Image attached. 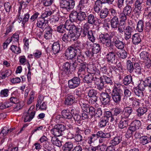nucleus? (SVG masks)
Segmentation results:
<instances>
[{
  "mask_svg": "<svg viewBox=\"0 0 151 151\" xmlns=\"http://www.w3.org/2000/svg\"><path fill=\"white\" fill-rule=\"evenodd\" d=\"M98 39L100 43L105 45L107 47H111L112 46L111 38L107 33L100 34Z\"/></svg>",
  "mask_w": 151,
  "mask_h": 151,
  "instance_id": "nucleus-4",
  "label": "nucleus"
},
{
  "mask_svg": "<svg viewBox=\"0 0 151 151\" xmlns=\"http://www.w3.org/2000/svg\"><path fill=\"white\" fill-rule=\"evenodd\" d=\"M144 23L143 20L141 19L138 22L136 29L139 32H142L144 29Z\"/></svg>",
  "mask_w": 151,
  "mask_h": 151,
  "instance_id": "nucleus-33",
  "label": "nucleus"
},
{
  "mask_svg": "<svg viewBox=\"0 0 151 151\" xmlns=\"http://www.w3.org/2000/svg\"><path fill=\"white\" fill-rule=\"evenodd\" d=\"M132 81V78L130 75H128L124 77L123 83L124 85H128Z\"/></svg>",
  "mask_w": 151,
  "mask_h": 151,
  "instance_id": "nucleus-43",
  "label": "nucleus"
},
{
  "mask_svg": "<svg viewBox=\"0 0 151 151\" xmlns=\"http://www.w3.org/2000/svg\"><path fill=\"white\" fill-rule=\"evenodd\" d=\"M109 121L106 119L102 117L98 123V126L100 128H104L108 123Z\"/></svg>",
  "mask_w": 151,
  "mask_h": 151,
  "instance_id": "nucleus-42",
  "label": "nucleus"
},
{
  "mask_svg": "<svg viewBox=\"0 0 151 151\" xmlns=\"http://www.w3.org/2000/svg\"><path fill=\"white\" fill-rule=\"evenodd\" d=\"M145 82L150 92H151V76H149L145 78Z\"/></svg>",
  "mask_w": 151,
  "mask_h": 151,
  "instance_id": "nucleus-59",
  "label": "nucleus"
},
{
  "mask_svg": "<svg viewBox=\"0 0 151 151\" xmlns=\"http://www.w3.org/2000/svg\"><path fill=\"white\" fill-rule=\"evenodd\" d=\"M77 28L75 25H68L66 23L65 24V29L67 30H68L69 32H71L72 33H74V32Z\"/></svg>",
  "mask_w": 151,
  "mask_h": 151,
  "instance_id": "nucleus-53",
  "label": "nucleus"
},
{
  "mask_svg": "<svg viewBox=\"0 0 151 151\" xmlns=\"http://www.w3.org/2000/svg\"><path fill=\"white\" fill-rule=\"evenodd\" d=\"M10 49L12 52L15 53H19L21 52L20 48L15 45H12Z\"/></svg>",
  "mask_w": 151,
  "mask_h": 151,
  "instance_id": "nucleus-60",
  "label": "nucleus"
},
{
  "mask_svg": "<svg viewBox=\"0 0 151 151\" xmlns=\"http://www.w3.org/2000/svg\"><path fill=\"white\" fill-rule=\"evenodd\" d=\"M146 83L145 82V80L142 81H140L139 83V84L138 87V88L141 90H142L143 91H144V90L145 89L146 86Z\"/></svg>",
  "mask_w": 151,
  "mask_h": 151,
  "instance_id": "nucleus-64",
  "label": "nucleus"
},
{
  "mask_svg": "<svg viewBox=\"0 0 151 151\" xmlns=\"http://www.w3.org/2000/svg\"><path fill=\"white\" fill-rule=\"evenodd\" d=\"M76 40V37L75 34L71 33V32L65 33L62 37V41L66 43L69 42L72 40L75 41Z\"/></svg>",
  "mask_w": 151,
  "mask_h": 151,
  "instance_id": "nucleus-7",
  "label": "nucleus"
},
{
  "mask_svg": "<svg viewBox=\"0 0 151 151\" xmlns=\"http://www.w3.org/2000/svg\"><path fill=\"white\" fill-rule=\"evenodd\" d=\"M78 53L77 50H76L75 49L71 46L68 47L66 50V55L69 56V59L72 60V61L76 57Z\"/></svg>",
  "mask_w": 151,
  "mask_h": 151,
  "instance_id": "nucleus-9",
  "label": "nucleus"
},
{
  "mask_svg": "<svg viewBox=\"0 0 151 151\" xmlns=\"http://www.w3.org/2000/svg\"><path fill=\"white\" fill-rule=\"evenodd\" d=\"M45 29H46V30L45 32V38L48 39V35H49V36H50L52 34V29L50 27L47 25V27H46Z\"/></svg>",
  "mask_w": 151,
  "mask_h": 151,
  "instance_id": "nucleus-48",
  "label": "nucleus"
},
{
  "mask_svg": "<svg viewBox=\"0 0 151 151\" xmlns=\"http://www.w3.org/2000/svg\"><path fill=\"white\" fill-rule=\"evenodd\" d=\"M101 101L104 105L109 104L110 101L111 96L109 94L106 92H102L100 94Z\"/></svg>",
  "mask_w": 151,
  "mask_h": 151,
  "instance_id": "nucleus-10",
  "label": "nucleus"
},
{
  "mask_svg": "<svg viewBox=\"0 0 151 151\" xmlns=\"http://www.w3.org/2000/svg\"><path fill=\"white\" fill-rule=\"evenodd\" d=\"M90 46L92 50L93 51V53L95 54H97L101 51V48L99 44L93 43V44H90Z\"/></svg>",
  "mask_w": 151,
  "mask_h": 151,
  "instance_id": "nucleus-29",
  "label": "nucleus"
},
{
  "mask_svg": "<svg viewBox=\"0 0 151 151\" xmlns=\"http://www.w3.org/2000/svg\"><path fill=\"white\" fill-rule=\"evenodd\" d=\"M141 125L140 122L137 120L132 122L128 128L134 132L139 129Z\"/></svg>",
  "mask_w": 151,
  "mask_h": 151,
  "instance_id": "nucleus-18",
  "label": "nucleus"
},
{
  "mask_svg": "<svg viewBox=\"0 0 151 151\" xmlns=\"http://www.w3.org/2000/svg\"><path fill=\"white\" fill-rule=\"evenodd\" d=\"M52 48L50 52L52 54L55 55L61 51L60 45L58 42H54L52 45Z\"/></svg>",
  "mask_w": 151,
  "mask_h": 151,
  "instance_id": "nucleus-20",
  "label": "nucleus"
},
{
  "mask_svg": "<svg viewBox=\"0 0 151 151\" xmlns=\"http://www.w3.org/2000/svg\"><path fill=\"white\" fill-rule=\"evenodd\" d=\"M79 77L75 76L68 81V87L71 89H75L79 86L81 79Z\"/></svg>",
  "mask_w": 151,
  "mask_h": 151,
  "instance_id": "nucleus-6",
  "label": "nucleus"
},
{
  "mask_svg": "<svg viewBox=\"0 0 151 151\" xmlns=\"http://www.w3.org/2000/svg\"><path fill=\"white\" fill-rule=\"evenodd\" d=\"M60 7L61 8L69 12L68 0H61L60 2Z\"/></svg>",
  "mask_w": 151,
  "mask_h": 151,
  "instance_id": "nucleus-36",
  "label": "nucleus"
},
{
  "mask_svg": "<svg viewBox=\"0 0 151 151\" xmlns=\"http://www.w3.org/2000/svg\"><path fill=\"white\" fill-rule=\"evenodd\" d=\"M134 30H135L134 26L133 25L132 27L128 26L126 27L124 32L125 36V39L127 40H129L131 37V32Z\"/></svg>",
  "mask_w": 151,
  "mask_h": 151,
  "instance_id": "nucleus-19",
  "label": "nucleus"
},
{
  "mask_svg": "<svg viewBox=\"0 0 151 151\" xmlns=\"http://www.w3.org/2000/svg\"><path fill=\"white\" fill-rule=\"evenodd\" d=\"M101 80L104 82H105L106 83L112 85L113 82L112 80V78L109 77L105 76H103L100 77Z\"/></svg>",
  "mask_w": 151,
  "mask_h": 151,
  "instance_id": "nucleus-39",
  "label": "nucleus"
},
{
  "mask_svg": "<svg viewBox=\"0 0 151 151\" xmlns=\"http://www.w3.org/2000/svg\"><path fill=\"white\" fill-rule=\"evenodd\" d=\"M108 136L104 137L102 138H100L99 140V143H103L102 145H104L108 146V143H110L109 142V138L111 137V133L107 135Z\"/></svg>",
  "mask_w": 151,
  "mask_h": 151,
  "instance_id": "nucleus-28",
  "label": "nucleus"
},
{
  "mask_svg": "<svg viewBox=\"0 0 151 151\" xmlns=\"http://www.w3.org/2000/svg\"><path fill=\"white\" fill-rule=\"evenodd\" d=\"M147 109L146 107H139L137 110V115L138 116H141L142 115L146 114L147 111Z\"/></svg>",
  "mask_w": 151,
  "mask_h": 151,
  "instance_id": "nucleus-41",
  "label": "nucleus"
},
{
  "mask_svg": "<svg viewBox=\"0 0 151 151\" xmlns=\"http://www.w3.org/2000/svg\"><path fill=\"white\" fill-rule=\"evenodd\" d=\"M116 49L113 50L112 51L109 52L106 55L107 61L109 63L116 64L117 63V59L116 58V55L115 53L116 52Z\"/></svg>",
  "mask_w": 151,
  "mask_h": 151,
  "instance_id": "nucleus-8",
  "label": "nucleus"
},
{
  "mask_svg": "<svg viewBox=\"0 0 151 151\" xmlns=\"http://www.w3.org/2000/svg\"><path fill=\"white\" fill-rule=\"evenodd\" d=\"M147 136H143L140 137L141 143L145 145L150 142V139Z\"/></svg>",
  "mask_w": 151,
  "mask_h": 151,
  "instance_id": "nucleus-51",
  "label": "nucleus"
},
{
  "mask_svg": "<svg viewBox=\"0 0 151 151\" xmlns=\"http://www.w3.org/2000/svg\"><path fill=\"white\" fill-rule=\"evenodd\" d=\"M118 31L119 33H122L125 30L126 28V23H120L118 26Z\"/></svg>",
  "mask_w": 151,
  "mask_h": 151,
  "instance_id": "nucleus-52",
  "label": "nucleus"
},
{
  "mask_svg": "<svg viewBox=\"0 0 151 151\" xmlns=\"http://www.w3.org/2000/svg\"><path fill=\"white\" fill-rule=\"evenodd\" d=\"M87 37L88 39L92 42H95V38L92 30H90V32H88Z\"/></svg>",
  "mask_w": 151,
  "mask_h": 151,
  "instance_id": "nucleus-62",
  "label": "nucleus"
},
{
  "mask_svg": "<svg viewBox=\"0 0 151 151\" xmlns=\"http://www.w3.org/2000/svg\"><path fill=\"white\" fill-rule=\"evenodd\" d=\"M141 40L139 34L136 33L132 37V42L134 44H138L141 41Z\"/></svg>",
  "mask_w": 151,
  "mask_h": 151,
  "instance_id": "nucleus-35",
  "label": "nucleus"
},
{
  "mask_svg": "<svg viewBox=\"0 0 151 151\" xmlns=\"http://www.w3.org/2000/svg\"><path fill=\"white\" fill-rule=\"evenodd\" d=\"M110 133L109 132H104L101 131H99L96 132V134H95L96 137H101L102 138L103 137H105L106 136H107L108 135L110 134Z\"/></svg>",
  "mask_w": 151,
  "mask_h": 151,
  "instance_id": "nucleus-54",
  "label": "nucleus"
},
{
  "mask_svg": "<svg viewBox=\"0 0 151 151\" xmlns=\"http://www.w3.org/2000/svg\"><path fill=\"white\" fill-rule=\"evenodd\" d=\"M73 146V144L72 142H66L63 147V151H72Z\"/></svg>",
  "mask_w": 151,
  "mask_h": 151,
  "instance_id": "nucleus-22",
  "label": "nucleus"
},
{
  "mask_svg": "<svg viewBox=\"0 0 151 151\" xmlns=\"http://www.w3.org/2000/svg\"><path fill=\"white\" fill-rule=\"evenodd\" d=\"M88 5V0H81L79 1L77 7L80 11H85L87 10Z\"/></svg>",
  "mask_w": 151,
  "mask_h": 151,
  "instance_id": "nucleus-15",
  "label": "nucleus"
},
{
  "mask_svg": "<svg viewBox=\"0 0 151 151\" xmlns=\"http://www.w3.org/2000/svg\"><path fill=\"white\" fill-rule=\"evenodd\" d=\"M134 69L132 72L134 76L138 77L142 74V68L140 65L137 63H134Z\"/></svg>",
  "mask_w": 151,
  "mask_h": 151,
  "instance_id": "nucleus-17",
  "label": "nucleus"
},
{
  "mask_svg": "<svg viewBox=\"0 0 151 151\" xmlns=\"http://www.w3.org/2000/svg\"><path fill=\"white\" fill-rule=\"evenodd\" d=\"M102 4H104L102 0H96L95 1L93 6V10L96 13L100 12L102 9Z\"/></svg>",
  "mask_w": 151,
  "mask_h": 151,
  "instance_id": "nucleus-16",
  "label": "nucleus"
},
{
  "mask_svg": "<svg viewBox=\"0 0 151 151\" xmlns=\"http://www.w3.org/2000/svg\"><path fill=\"white\" fill-rule=\"evenodd\" d=\"M123 95V91L120 88L116 87L114 88L112 92L111 96L114 103L117 104L121 100V97Z\"/></svg>",
  "mask_w": 151,
  "mask_h": 151,
  "instance_id": "nucleus-3",
  "label": "nucleus"
},
{
  "mask_svg": "<svg viewBox=\"0 0 151 151\" xmlns=\"http://www.w3.org/2000/svg\"><path fill=\"white\" fill-rule=\"evenodd\" d=\"M100 66V65L98 63H96L94 64H92L90 65L89 68H90V70L91 71L92 73L96 74V73L100 74V72L98 68V66Z\"/></svg>",
  "mask_w": 151,
  "mask_h": 151,
  "instance_id": "nucleus-24",
  "label": "nucleus"
},
{
  "mask_svg": "<svg viewBox=\"0 0 151 151\" xmlns=\"http://www.w3.org/2000/svg\"><path fill=\"white\" fill-rule=\"evenodd\" d=\"M133 91L135 94L138 97L142 98L144 96L142 90H141L137 88H134Z\"/></svg>",
  "mask_w": 151,
  "mask_h": 151,
  "instance_id": "nucleus-46",
  "label": "nucleus"
},
{
  "mask_svg": "<svg viewBox=\"0 0 151 151\" xmlns=\"http://www.w3.org/2000/svg\"><path fill=\"white\" fill-rule=\"evenodd\" d=\"M83 78H84L86 83H87L92 82L94 79L93 77L91 74L85 75Z\"/></svg>",
  "mask_w": 151,
  "mask_h": 151,
  "instance_id": "nucleus-50",
  "label": "nucleus"
},
{
  "mask_svg": "<svg viewBox=\"0 0 151 151\" xmlns=\"http://www.w3.org/2000/svg\"><path fill=\"white\" fill-rule=\"evenodd\" d=\"M110 25L112 28L116 29L119 24L118 18H112L111 19Z\"/></svg>",
  "mask_w": 151,
  "mask_h": 151,
  "instance_id": "nucleus-27",
  "label": "nucleus"
},
{
  "mask_svg": "<svg viewBox=\"0 0 151 151\" xmlns=\"http://www.w3.org/2000/svg\"><path fill=\"white\" fill-rule=\"evenodd\" d=\"M99 15L101 19H104L109 14V9L107 8L101 9L100 12L97 13Z\"/></svg>",
  "mask_w": 151,
  "mask_h": 151,
  "instance_id": "nucleus-26",
  "label": "nucleus"
},
{
  "mask_svg": "<svg viewBox=\"0 0 151 151\" xmlns=\"http://www.w3.org/2000/svg\"><path fill=\"white\" fill-rule=\"evenodd\" d=\"M127 68L128 71L130 73H132L134 69V65L130 60H128L127 62Z\"/></svg>",
  "mask_w": 151,
  "mask_h": 151,
  "instance_id": "nucleus-49",
  "label": "nucleus"
},
{
  "mask_svg": "<svg viewBox=\"0 0 151 151\" xmlns=\"http://www.w3.org/2000/svg\"><path fill=\"white\" fill-rule=\"evenodd\" d=\"M121 119L118 124L119 128L122 129L126 128L128 126V120L127 119L124 120V119Z\"/></svg>",
  "mask_w": 151,
  "mask_h": 151,
  "instance_id": "nucleus-34",
  "label": "nucleus"
},
{
  "mask_svg": "<svg viewBox=\"0 0 151 151\" xmlns=\"http://www.w3.org/2000/svg\"><path fill=\"white\" fill-rule=\"evenodd\" d=\"M78 65V63L76 60L71 64V63L66 62L64 63L61 67L60 69L62 73L67 75L71 74L74 71Z\"/></svg>",
  "mask_w": 151,
  "mask_h": 151,
  "instance_id": "nucleus-2",
  "label": "nucleus"
},
{
  "mask_svg": "<svg viewBox=\"0 0 151 151\" xmlns=\"http://www.w3.org/2000/svg\"><path fill=\"white\" fill-rule=\"evenodd\" d=\"M97 85V88L99 91H101L103 90L105 88L104 85V81H102L101 79L100 81L96 84Z\"/></svg>",
  "mask_w": 151,
  "mask_h": 151,
  "instance_id": "nucleus-57",
  "label": "nucleus"
},
{
  "mask_svg": "<svg viewBox=\"0 0 151 151\" xmlns=\"http://www.w3.org/2000/svg\"><path fill=\"white\" fill-rule=\"evenodd\" d=\"M132 109L130 107H125L122 111L121 117V119H127L132 114Z\"/></svg>",
  "mask_w": 151,
  "mask_h": 151,
  "instance_id": "nucleus-11",
  "label": "nucleus"
},
{
  "mask_svg": "<svg viewBox=\"0 0 151 151\" xmlns=\"http://www.w3.org/2000/svg\"><path fill=\"white\" fill-rule=\"evenodd\" d=\"M72 116L73 117L74 120L75 121H77L78 122L77 123L81 124V121L82 119L80 115L76 113H73V115H72Z\"/></svg>",
  "mask_w": 151,
  "mask_h": 151,
  "instance_id": "nucleus-63",
  "label": "nucleus"
},
{
  "mask_svg": "<svg viewBox=\"0 0 151 151\" xmlns=\"http://www.w3.org/2000/svg\"><path fill=\"white\" fill-rule=\"evenodd\" d=\"M122 138L121 137L117 136L115 137L111 141L110 143L113 146L118 144L121 141Z\"/></svg>",
  "mask_w": 151,
  "mask_h": 151,
  "instance_id": "nucleus-40",
  "label": "nucleus"
},
{
  "mask_svg": "<svg viewBox=\"0 0 151 151\" xmlns=\"http://www.w3.org/2000/svg\"><path fill=\"white\" fill-rule=\"evenodd\" d=\"M112 42L114 45L119 49L122 50L124 47V43L122 41L119 40V38L116 36L113 37Z\"/></svg>",
  "mask_w": 151,
  "mask_h": 151,
  "instance_id": "nucleus-14",
  "label": "nucleus"
},
{
  "mask_svg": "<svg viewBox=\"0 0 151 151\" xmlns=\"http://www.w3.org/2000/svg\"><path fill=\"white\" fill-rule=\"evenodd\" d=\"M87 19L88 23L92 25L94 24L96 21V17L92 14H90L87 16Z\"/></svg>",
  "mask_w": 151,
  "mask_h": 151,
  "instance_id": "nucleus-32",
  "label": "nucleus"
},
{
  "mask_svg": "<svg viewBox=\"0 0 151 151\" xmlns=\"http://www.w3.org/2000/svg\"><path fill=\"white\" fill-rule=\"evenodd\" d=\"M62 116L63 118L71 119L72 117V115L69 111L68 110H63L61 112Z\"/></svg>",
  "mask_w": 151,
  "mask_h": 151,
  "instance_id": "nucleus-37",
  "label": "nucleus"
},
{
  "mask_svg": "<svg viewBox=\"0 0 151 151\" xmlns=\"http://www.w3.org/2000/svg\"><path fill=\"white\" fill-rule=\"evenodd\" d=\"M86 19V14L84 11H80L78 12V21L82 22Z\"/></svg>",
  "mask_w": 151,
  "mask_h": 151,
  "instance_id": "nucleus-30",
  "label": "nucleus"
},
{
  "mask_svg": "<svg viewBox=\"0 0 151 151\" xmlns=\"http://www.w3.org/2000/svg\"><path fill=\"white\" fill-rule=\"evenodd\" d=\"M134 7L135 9L138 10L139 11L143 10V3L135 1L134 2Z\"/></svg>",
  "mask_w": 151,
  "mask_h": 151,
  "instance_id": "nucleus-55",
  "label": "nucleus"
},
{
  "mask_svg": "<svg viewBox=\"0 0 151 151\" xmlns=\"http://www.w3.org/2000/svg\"><path fill=\"white\" fill-rule=\"evenodd\" d=\"M78 12L76 11H72L69 15L70 20L72 22H76L78 20Z\"/></svg>",
  "mask_w": 151,
  "mask_h": 151,
  "instance_id": "nucleus-21",
  "label": "nucleus"
},
{
  "mask_svg": "<svg viewBox=\"0 0 151 151\" xmlns=\"http://www.w3.org/2000/svg\"><path fill=\"white\" fill-rule=\"evenodd\" d=\"M14 128L9 129L6 127H4L3 128V129L1 131L0 133V136H3L4 137L7 133L11 132L12 131Z\"/></svg>",
  "mask_w": 151,
  "mask_h": 151,
  "instance_id": "nucleus-44",
  "label": "nucleus"
},
{
  "mask_svg": "<svg viewBox=\"0 0 151 151\" xmlns=\"http://www.w3.org/2000/svg\"><path fill=\"white\" fill-rule=\"evenodd\" d=\"M42 144L45 148L43 150H49L52 149L51 145L48 141Z\"/></svg>",
  "mask_w": 151,
  "mask_h": 151,
  "instance_id": "nucleus-61",
  "label": "nucleus"
},
{
  "mask_svg": "<svg viewBox=\"0 0 151 151\" xmlns=\"http://www.w3.org/2000/svg\"><path fill=\"white\" fill-rule=\"evenodd\" d=\"M75 98L73 95H68L65 101V104L67 105H71L75 102Z\"/></svg>",
  "mask_w": 151,
  "mask_h": 151,
  "instance_id": "nucleus-25",
  "label": "nucleus"
},
{
  "mask_svg": "<svg viewBox=\"0 0 151 151\" xmlns=\"http://www.w3.org/2000/svg\"><path fill=\"white\" fill-rule=\"evenodd\" d=\"M55 12V10L45 11L42 13L40 17L37 19L36 24L37 27L41 28L43 30H45L47 27V21L45 20V18L50 16Z\"/></svg>",
  "mask_w": 151,
  "mask_h": 151,
  "instance_id": "nucleus-1",
  "label": "nucleus"
},
{
  "mask_svg": "<svg viewBox=\"0 0 151 151\" xmlns=\"http://www.w3.org/2000/svg\"><path fill=\"white\" fill-rule=\"evenodd\" d=\"M51 141L53 145L58 147H60L62 146V142L59 139L56 137L54 136L52 137Z\"/></svg>",
  "mask_w": 151,
  "mask_h": 151,
  "instance_id": "nucleus-31",
  "label": "nucleus"
},
{
  "mask_svg": "<svg viewBox=\"0 0 151 151\" xmlns=\"http://www.w3.org/2000/svg\"><path fill=\"white\" fill-rule=\"evenodd\" d=\"M31 108L32 109L34 108V106L30 107L24 116V122H30L33 119L35 115L36 111L34 110L32 111Z\"/></svg>",
  "mask_w": 151,
  "mask_h": 151,
  "instance_id": "nucleus-12",
  "label": "nucleus"
},
{
  "mask_svg": "<svg viewBox=\"0 0 151 151\" xmlns=\"http://www.w3.org/2000/svg\"><path fill=\"white\" fill-rule=\"evenodd\" d=\"M79 66L77 72L78 74V77L83 78L86 73L87 64L86 63H83L80 64Z\"/></svg>",
  "mask_w": 151,
  "mask_h": 151,
  "instance_id": "nucleus-13",
  "label": "nucleus"
},
{
  "mask_svg": "<svg viewBox=\"0 0 151 151\" xmlns=\"http://www.w3.org/2000/svg\"><path fill=\"white\" fill-rule=\"evenodd\" d=\"M66 129L65 125L57 124L54 126L53 128L51 130V132L54 136L59 137L63 135V132Z\"/></svg>",
  "mask_w": 151,
  "mask_h": 151,
  "instance_id": "nucleus-5",
  "label": "nucleus"
},
{
  "mask_svg": "<svg viewBox=\"0 0 151 151\" xmlns=\"http://www.w3.org/2000/svg\"><path fill=\"white\" fill-rule=\"evenodd\" d=\"M132 9L131 6L129 5H127L124 9L122 12L125 14L126 15L129 16L132 11Z\"/></svg>",
  "mask_w": 151,
  "mask_h": 151,
  "instance_id": "nucleus-45",
  "label": "nucleus"
},
{
  "mask_svg": "<svg viewBox=\"0 0 151 151\" xmlns=\"http://www.w3.org/2000/svg\"><path fill=\"white\" fill-rule=\"evenodd\" d=\"M114 116H117L122 113V109L119 107L116 106L113 109Z\"/></svg>",
  "mask_w": 151,
  "mask_h": 151,
  "instance_id": "nucleus-47",
  "label": "nucleus"
},
{
  "mask_svg": "<svg viewBox=\"0 0 151 151\" xmlns=\"http://www.w3.org/2000/svg\"><path fill=\"white\" fill-rule=\"evenodd\" d=\"M105 119H106L109 121V119H110V122H112L115 120L113 114L111 113V112L110 111H106L105 115L103 117Z\"/></svg>",
  "mask_w": 151,
  "mask_h": 151,
  "instance_id": "nucleus-38",
  "label": "nucleus"
},
{
  "mask_svg": "<svg viewBox=\"0 0 151 151\" xmlns=\"http://www.w3.org/2000/svg\"><path fill=\"white\" fill-rule=\"evenodd\" d=\"M82 113L81 114V117L82 120H85L88 119V113L87 111H84L85 108L83 106L82 107Z\"/></svg>",
  "mask_w": 151,
  "mask_h": 151,
  "instance_id": "nucleus-58",
  "label": "nucleus"
},
{
  "mask_svg": "<svg viewBox=\"0 0 151 151\" xmlns=\"http://www.w3.org/2000/svg\"><path fill=\"white\" fill-rule=\"evenodd\" d=\"M128 15H126L125 14L122 12L120 14L119 18L120 19V23H125L127 20Z\"/></svg>",
  "mask_w": 151,
  "mask_h": 151,
  "instance_id": "nucleus-56",
  "label": "nucleus"
},
{
  "mask_svg": "<svg viewBox=\"0 0 151 151\" xmlns=\"http://www.w3.org/2000/svg\"><path fill=\"white\" fill-rule=\"evenodd\" d=\"M83 106L85 108L84 111H87L89 114L93 115L95 114L96 109L93 106L89 107L88 105L83 104Z\"/></svg>",
  "mask_w": 151,
  "mask_h": 151,
  "instance_id": "nucleus-23",
  "label": "nucleus"
}]
</instances>
